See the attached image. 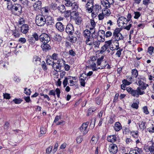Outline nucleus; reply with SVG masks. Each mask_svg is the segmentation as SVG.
I'll return each instance as SVG.
<instances>
[{
	"mask_svg": "<svg viewBox=\"0 0 154 154\" xmlns=\"http://www.w3.org/2000/svg\"><path fill=\"white\" fill-rule=\"evenodd\" d=\"M154 50V48L152 46H150L148 48V52L150 55L153 53V51Z\"/></svg>",
	"mask_w": 154,
	"mask_h": 154,
	"instance_id": "42",
	"label": "nucleus"
},
{
	"mask_svg": "<svg viewBox=\"0 0 154 154\" xmlns=\"http://www.w3.org/2000/svg\"><path fill=\"white\" fill-rule=\"evenodd\" d=\"M77 41V38L75 36H71L69 39V41L72 43H75Z\"/></svg>",
	"mask_w": 154,
	"mask_h": 154,
	"instance_id": "49",
	"label": "nucleus"
},
{
	"mask_svg": "<svg viewBox=\"0 0 154 154\" xmlns=\"http://www.w3.org/2000/svg\"><path fill=\"white\" fill-rule=\"evenodd\" d=\"M27 88H24V93L26 94L27 95H29L31 92L30 89H28L27 91Z\"/></svg>",
	"mask_w": 154,
	"mask_h": 154,
	"instance_id": "51",
	"label": "nucleus"
},
{
	"mask_svg": "<svg viewBox=\"0 0 154 154\" xmlns=\"http://www.w3.org/2000/svg\"><path fill=\"white\" fill-rule=\"evenodd\" d=\"M116 135H113L108 136L107 137V140L111 143L114 142L116 140Z\"/></svg>",
	"mask_w": 154,
	"mask_h": 154,
	"instance_id": "21",
	"label": "nucleus"
},
{
	"mask_svg": "<svg viewBox=\"0 0 154 154\" xmlns=\"http://www.w3.org/2000/svg\"><path fill=\"white\" fill-rule=\"evenodd\" d=\"M14 5H13L11 2L8 3L7 6V8L9 9H11L12 10L13 9Z\"/></svg>",
	"mask_w": 154,
	"mask_h": 154,
	"instance_id": "60",
	"label": "nucleus"
},
{
	"mask_svg": "<svg viewBox=\"0 0 154 154\" xmlns=\"http://www.w3.org/2000/svg\"><path fill=\"white\" fill-rule=\"evenodd\" d=\"M131 74L133 77L136 78L138 75L137 70L136 69H133L131 71Z\"/></svg>",
	"mask_w": 154,
	"mask_h": 154,
	"instance_id": "37",
	"label": "nucleus"
},
{
	"mask_svg": "<svg viewBox=\"0 0 154 154\" xmlns=\"http://www.w3.org/2000/svg\"><path fill=\"white\" fill-rule=\"evenodd\" d=\"M114 130L116 131H118L122 129V126L119 122H117L115 124L114 126Z\"/></svg>",
	"mask_w": 154,
	"mask_h": 154,
	"instance_id": "22",
	"label": "nucleus"
},
{
	"mask_svg": "<svg viewBox=\"0 0 154 154\" xmlns=\"http://www.w3.org/2000/svg\"><path fill=\"white\" fill-rule=\"evenodd\" d=\"M64 16L66 17H69L70 15L71 16V12L70 11H65Z\"/></svg>",
	"mask_w": 154,
	"mask_h": 154,
	"instance_id": "55",
	"label": "nucleus"
},
{
	"mask_svg": "<svg viewBox=\"0 0 154 154\" xmlns=\"http://www.w3.org/2000/svg\"><path fill=\"white\" fill-rule=\"evenodd\" d=\"M66 1V3H65V5L66 6H72V8L73 6L75 5L76 7V8H78V6L76 5L75 3H72V2L69 0Z\"/></svg>",
	"mask_w": 154,
	"mask_h": 154,
	"instance_id": "32",
	"label": "nucleus"
},
{
	"mask_svg": "<svg viewBox=\"0 0 154 154\" xmlns=\"http://www.w3.org/2000/svg\"><path fill=\"white\" fill-rule=\"evenodd\" d=\"M137 81V84H143L146 82L145 78L143 76L138 75Z\"/></svg>",
	"mask_w": 154,
	"mask_h": 154,
	"instance_id": "19",
	"label": "nucleus"
},
{
	"mask_svg": "<svg viewBox=\"0 0 154 154\" xmlns=\"http://www.w3.org/2000/svg\"><path fill=\"white\" fill-rule=\"evenodd\" d=\"M62 61L63 62V63L64 64V68L65 70L66 71H68L70 69L69 66L68 65V64H65V62L64 60H62Z\"/></svg>",
	"mask_w": 154,
	"mask_h": 154,
	"instance_id": "47",
	"label": "nucleus"
},
{
	"mask_svg": "<svg viewBox=\"0 0 154 154\" xmlns=\"http://www.w3.org/2000/svg\"><path fill=\"white\" fill-rule=\"evenodd\" d=\"M54 40L57 42H60L61 40V37L58 34L56 33L54 36Z\"/></svg>",
	"mask_w": 154,
	"mask_h": 154,
	"instance_id": "30",
	"label": "nucleus"
},
{
	"mask_svg": "<svg viewBox=\"0 0 154 154\" xmlns=\"http://www.w3.org/2000/svg\"><path fill=\"white\" fill-rule=\"evenodd\" d=\"M23 100L20 98H15L13 100V101L15 104H20L22 101Z\"/></svg>",
	"mask_w": 154,
	"mask_h": 154,
	"instance_id": "46",
	"label": "nucleus"
},
{
	"mask_svg": "<svg viewBox=\"0 0 154 154\" xmlns=\"http://www.w3.org/2000/svg\"><path fill=\"white\" fill-rule=\"evenodd\" d=\"M28 26L27 24H23L20 27L21 32L23 33H26L28 30Z\"/></svg>",
	"mask_w": 154,
	"mask_h": 154,
	"instance_id": "20",
	"label": "nucleus"
},
{
	"mask_svg": "<svg viewBox=\"0 0 154 154\" xmlns=\"http://www.w3.org/2000/svg\"><path fill=\"white\" fill-rule=\"evenodd\" d=\"M75 19V22L78 25H80L82 21V18L79 17H76Z\"/></svg>",
	"mask_w": 154,
	"mask_h": 154,
	"instance_id": "38",
	"label": "nucleus"
},
{
	"mask_svg": "<svg viewBox=\"0 0 154 154\" xmlns=\"http://www.w3.org/2000/svg\"><path fill=\"white\" fill-rule=\"evenodd\" d=\"M95 31L94 30V32H93L92 34L91 37H90L89 38L85 39L86 44L90 46H92L93 45V43H94V38L95 37L94 36V35H95Z\"/></svg>",
	"mask_w": 154,
	"mask_h": 154,
	"instance_id": "8",
	"label": "nucleus"
},
{
	"mask_svg": "<svg viewBox=\"0 0 154 154\" xmlns=\"http://www.w3.org/2000/svg\"><path fill=\"white\" fill-rule=\"evenodd\" d=\"M89 124V122L83 123L82 124L79 129L81 132V134L84 135L88 132V130L87 129V128Z\"/></svg>",
	"mask_w": 154,
	"mask_h": 154,
	"instance_id": "6",
	"label": "nucleus"
},
{
	"mask_svg": "<svg viewBox=\"0 0 154 154\" xmlns=\"http://www.w3.org/2000/svg\"><path fill=\"white\" fill-rule=\"evenodd\" d=\"M103 40H102L101 39V40H98L97 39V40L94 41V43H93V44L94 46L95 47H97V48H99V46L100 44V42H103L104 41V39H103Z\"/></svg>",
	"mask_w": 154,
	"mask_h": 154,
	"instance_id": "27",
	"label": "nucleus"
},
{
	"mask_svg": "<svg viewBox=\"0 0 154 154\" xmlns=\"http://www.w3.org/2000/svg\"><path fill=\"white\" fill-rule=\"evenodd\" d=\"M108 48V46L106 45H104L101 47V49L100 51V54H102Z\"/></svg>",
	"mask_w": 154,
	"mask_h": 154,
	"instance_id": "34",
	"label": "nucleus"
},
{
	"mask_svg": "<svg viewBox=\"0 0 154 154\" xmlns=\"http://www.w3.org/2000/svg\"><path fill=\"white\" fill-rule=\"evenodd\" d=\"M42 2L40 1L36 2L33 6L34 10L35 11L40 10L42 7Z\"/></svg>",
	"mask_w": 154,
	"mask_h": 154,
	"instance_id": "18",
	"label": "nucleus"
},
{
	"mask_svg": "<svg viewBox=\"0 0 154 154\" xmlns=\"http://www.w3.org/2000/svg\"><path fill=\"white\" fill-rule=\"evenodd\" d=\"M104 57L103 56H101L100 57L98 58L97 60V66L100 65H103V63H101L102 61H103Z\"/></svg>",
	"mask_w": 154,
	"mask_h": 154,
	"instance_id": "39",
	"label": "nucleus"
},
{
	"mask_svg": "<svg viewBox=\"0 0 154 154\" xmlns=\"http://www.w3.org/2000/svg\"><path fill=\"white\" fill-rule=\"evenodd\" d=\"M3 97L4 98L9 99L10 98V94L8 93L3 94Z\"/></svg>",
	"mask_w": 154,
	"mask_h": 154,
	"instance_id": "63",
	"label": "nucleus"
},
{
	"mask_svg": "<svg viewBox=\"0 0 154 154\" xmlns=\"http://www.w3.org/2000/svg\"><path fill=\"white\" fill-rule=\"evenodd\" d=\"M58 9L62 13L65 12L66 9L65 6L63 5H61L58 6Z\"/></svg>",
	"mask_w": 154,
	"mask_h": 154,
	"instance_id": "29",
	"label": "nucleus"
},
{
	"mask_svg": "<svg viewBox=\"0 0 154 154\" xmlns=\"http://www.w3.org/2000/svg\"><path fill=\"white\" fill-rule=\"evenodd\" d=\"M101 8L100 6L98 5H93V11L95 12L96 13H97L99 12V11L100 9Z\"/></svg>",
	"mask_w": 154,
	"mask_h": 154,
	"instance_id": "31",
	"label": "nucleus"
},
{
	"mask_svg": "<svg viewBox=\"0 0 154 154\" xmlns=\"http://www.w3.org/2000/svg\"><path fill=\"white\" fill-rule=\"evenodd\" d=\"M134 14L135 16L134 17V18L136 19H137L140 16V12H134Z\"/></svg>",
	"mask_w": 154,
	"mask_h": 154,
	"instance_id": "53",
	"label": "nucleus"
},
{
	"mask_svg": "<svg viewBox=\"0 0 154 154\" xmlns=\"http://www.w3.org/2000/svg\"><path fill=\"white\" fill-rule=\"evenodd\" d=\"M118 24L121 26V24H122L123 25L124 27L125 25H126L128 21L127 20V18L124 17H120L118 19L117 21Z\"/></svg>",
	"mask_w": 154,
	"mask_h": 154,
	"instance_id": "10",
	"label": "nucleus"
},
{
	"mask_svg": "<svg viewBox=\"0 0 154 154\" xmlns=\"http://www.w3.org/2000/svg\"><path fill=\"white\" fill-rule=\"evenodd\" d=\"M60 64V61L59 60H57V63H54L52 66L55 71H59L60 70L61 67V66Z\"/></svg>",
	"mask_w": 154,
	"mask_h": 154,
	"instance_id": "16",
	"label": "nucleus"
},
{
	"mask_svg": "<svg viewBox=\"0 0 154 154\" xmlns=\"http://www.w3.org/2000/svg\"><path fill=\"white\" fill-rule=\"evenodd\" d=\"M131 22H132L131 21L130 22L128 26H127V25L126 26L125 25L124 29L127 30H129L132 26V24L131 23Z\"/></svg>",
	"mask_w": 154,
	"mask_h": 154,
	"instance_id": "48",
	"label": "nucleus"
},
{
	"mask_svg": "<svg viewBox=\"0 0 154 154\" xmlns=\"http://www.w3.org/2000/svg\"><path fill=\"white\" fill-rule=\"evenodd\" d=\"M83 137L81 136L78 137L76 139L77 142L78 143H80L83 140Z\"/></svg>",
	"mask_w": 154,
	"mask_h": 154,
	"instance_id": "54",
	"label": "nucleus"
},
{
	"mask_svg": "<svg viewBox=\"0 0 154 154\" xmlns=\"http://www.w3.org/2000/svg\"><path fill=\"white\" fill-rule=\"evenodd\" d=\"M119 41H116L114 40L112 42H114L115 43V45L116 46V50H118L119 49Z\"/></svg>",
	"mask_w": 154,
	"mask_h": 154,
	"instance_id": "52",
	"label": "nucleus"
},
{
	"mask_svg": "<svg viewBox=\"0 0 154 154\" xmlns=\"http://www.w3.org/2000/svg\"><path fill=\"white\" fill-rule=\"evenodd\" d=\"M146 122L142 121L140 122L139 123V127L140 129L142 130L146 128Z\"/></svg>",
	"mask_w": 154,
	"mask_h": 154,
	"instance_id": "25",
	"label": "nucleus"
},
{
	"mask_svg": "<svg viewBox=\"0 0 154 154\" xmlns=\"http://www.w3.org/2000/svg\"><path fill=\"white\" fill-rule=\"evenodd\" d=\"M65 32L69 35H72L74 32L73 26L71 23L67 24L65 28Z\"/></svg>",
	"mask_w": 154,
	"mask_h": 154,
	"instance_id": "7",
	"label": "nucleus"
},
{
	"mask_svg": "<svg viewBox=\"0 0 154 154\" xmlns=\"http://www.w3.org/2000/svg\"><path fill=\"white\" fill-rule=\"evenodd\" d=\"M78 12L76 11H73L71 12V17L75 19L76 17H78Z\"/></svg>",
	"mask_w": 154,
	"mask_h": 154,
	"instance_id": "45",
	"label": "nucleus"
},
{
	"mask_svg": "<svg viewBox=\"0 0 154 154\" xmlns=\"http://www.w3.org/2000/svg\"><path fill=\"white\" fill-rule=\"evenodd\" d=\"M39 40L43 43H48L50 40L49 36L47 34L43 33L39 36Z\"/></svg>",
	"mask_w": 154,
	"mask_h": 154,
	"instance_id": "4",
	"label": "nucleus"
},
{
	"mask_svg": "<svg viewBox=\"0 0 154 154\" xmlns=\"http://www.w3.org/2000/svg\"><path fill=\"white\" fill-rule=\"evenodd\" d=\"M122 49H120L117 51L116 54L118 57H120L121 54V52L122 51Z\"/></svg>",
	"mask_w": 154,
	"mask_h": 154,
	"instance_id": "57",
	"label": "nucleus"
},
{
	"mask_svg": "<svg viewBox=\"0 0 154 154\" xmlns=\"http://www.w3.org/2000/svg\"><path fill=\"white\" fill-rule=\"evenodd\" d=\"M122 29L121 28H116L115 29L113 33L112 38L116 41L123 40L124 38L123 36L120 32Z\"/></svg>",
	"mask_w": 154,
	"mask_h": 154,
	"instance_id": "2",
	"label": "nucleus"
},
{
	"mask_svg": "<svg viewBox=\"0 0 154 154\" xmlns=\"http://www.w3.org/2000/svg\"><path fill=\"white\" fill-rule=\"evenodd\" d=\"M52 149V146H50L47 148L46 150V152L48 154H50L51 152Z\"/></svg>",
	"mask_w": 154,
	"mask_h": 154,
	"instance_id": "62",
	"label": "nucleus"
},
{
	"mask_svg": "<svg viewBox=\"0 0 154 154\" xmlns=\"http://www.w3.org/2000/svg\"><path fill=\"white\" fill-rule=\"evenodd\" d=\"M94 2L87 1L85 5V7L87 8L86 10H88L89 13H91L93 11Z\"/></svg>",
	"mask_w": 154,
	"mask_h": 154,
	"instance_id": "14",
	"label": "nucleus"
},
{
	"mask_svg": "<svg viewBox=\"0 0 154 154\" xmlns=\"http://www.w3.org/2000/svg\"><path fill=\"white\" fill-rule=\"evenodd\" d=\"M42 66L44 70L45 71L47 69L46 64L44 61L42 62Z\"/></svg>",
	"mask_w": 154,
	"mask_h": 154,
	"instance_id": "58",
	"label": "nucleus"
},
{
	"mask_svg": "<svg viewBox=\"0 0 154 154\" xmlns=\"http://www.w3.org/2000/svg\"><path fill=\"white\" fill-rule=\"evenodd\" d=\"M91 67L92 68V69L93 71H97V69L96 67V64L94 63H92L91 65Z\"/></svg>",
	"mask_w": 154,
	"mask_h": 154,
	"instance_id": "64",
	"label": "nucleus"
},
{
	"mask_svg": "<svg viewBox=\"0 0 154 154\" xmlns=\"http://www.w3.org/2000/svg\"><path fill=\"white\" fill-rule=\"evenodd\" d=\"M58 7L57 5L55 3H52L50 5L51 8L54 10L58 9Z\"/></svg>",
	"mask_w": 154,
	"mask_h": 154,
	"instance_id": "44",
	"label": "nucleus"
},
{
	"mask_svg": "<svg viewBox=\"0 0 154 154\" xmlns=\"http://www.w3.org/2000/svg\"><path fill=\"white\" fill-rule=\"evenodd\" d=\"M41 47L43 50L46 52L51 48L50 46L47 43H43L41 45Z\"/></svg>",
	"mask_w": 154,
	"mask_h": 154,
	"instance_id": "23",
	"label": "nucleus"
},
{
	"mask_svg": "<svg viewBox=\"0 0 154 154\" xmlns=\"http://www.w3.org/2000/svg\"><path fill=\"white\" fill-rule=\"evenodd\" d=\"M56 27L57 30L60 32H63L65 30L64 26L60 22H58L56 23Z\"/></svg>",
	"mask_w": 154,
	"mask_h": 154,
	"instance_id": "15",
	"label": "nucleus"
},
{
	"mask_svg": "<svg viewBox=\"0 0 154 154\" xmlns=\"http://www.w3.org/2000/svg\"><path fill=\"white\" fill-rule=\"evenodd\" d=\"M91 25L92 27V28H91L90 29L93 30L95 27V26H96V23L94 20H91Z\"/></svg>",
	"mask_w": 154,
	"mask_h": 154,
	"instance_id": "50",
	"label": "nucleus"
},
{
	"mask_svg": "<svg viewBox=\"0 0 154 154\" xmlns=\"http://www.w3.org/2000/svg\"><path fill=\"white\" fill-rule=\"evenodd\" d=\"M50 58L51 60H57L58 58V54L56 53H54L51 57L50 55L47 56V58Z\"/></svg>",
	"mask_w": 154,
	"mask_h": 154,
	"instance_id": "35",
	"label": "nucleus"
},
{
	"mask_svg": "<svg viewBox=\"0 0 154 154\" xmlns=\"http://www.w3.org/2000/svg\"><path fill=\"white\" fill-rule=\"evenodd\" d=\"M46 24L47 26L53 25L54 23V20L52 17L50 15L45 16Z\"/></svg>",
	"mask_w": 154,
	"mask_h": 154,
	"instance_id": "12",
	"label": "nucleus"
},
{
	"mask_svg": "<svg viewBox=\"0 0 154 154\" xmlns=\"http://www.w3.org/2000/svg\"><path fill=\"white\" fill-rule=\"evenodd\" d=\"M102 4L103 6L107 9L110 7L111 4L109 3V2L107 1V0H105L102 2Z\"/></svg>",
	"mask_w": 154,
	"mask_h": 154,
	"instance_id": "28",
	"label": "nucleus"
},
{
	"mask_svg": "<svg viewBox=\"0 0 154 154\" xmlns=\"http://www.w3.org/2000/svg\"><path fill=\"white\" fill-rule=\"evenodd\" d=\"M91 32L88 29H86L84 31L83 35L85 39L91 37Z\"/></svg>",
	"mask_w": 154,
	"mask_h": 154,
	"instance_id": "24",
	"label": "nucleus"
},
{
	"mask_svg": "<svg viewBox=\"0 0 154 154\" xmlns=\"http://www.w3.org/2000/svg\"><path fill=\"white\" fill-rule=\"evenodd\" d=\"M122 82L125 85H129L131 83V82H130L126 79H124L122 81Z\"/></svg>",
	"mask_w": 154,
	"mask_h": 154,
	"instance_id": "61",
	"label": "nucleus"
},
{
	"mask_svg": "<svg viewBox=\"0 0 154 154\" xmlns=\"http://www.w3.org/2000/svg\"><path fill=\"white\" fill-rule=\"evenodd\" d=\"M84 75H85V74H82L80 76V84L81 85L85 87V81L86 79V77H85L84 79L82 78V77L84 78Z\"/></svg>",
	"mask_w": 154,
	"mask_h": 154,
	"instance_id": "26",
	"label": "nucleus"
},
{
	"mask_svg": "<svg viewBox=\"0 0 154 154\" xmlns=\"http://www.w3.org/2000/svg\"><path fill=\"white\" fill-rule=\"evenodd\" d=\"M13 35L15 36V37H18L20 36V32L17 29H15L13 32Z\"/></svg>",
	"mask_w": 154,
	"mask_h": 154,
	"instance_id": "43",
	"label": "nucleus"
},
{
	"mask_svg": "<svg viewBox=\"0 0 154 154\" xmlns=\"http://www.w3.org/2000/svg\"><path fill=\"white\" fill-rule=\"evenodd\" d=\"M55 92L56 93L57 97L58 98H59L60 97V90L58 88H57L55 91L53 90H51L49 91L48 94L49 95H53L55 97L56 95Z\"/></svg>",
	"mask_w": 154,
	"mask_h": 154,
	"instance_id": "13",
	"label": "nucleus"
},
{
	"mask_svg": "<svg viewBox=\"0 0 154 154\" xmlns=\"http://www.w3.org/2000/svg\"><path fill=\"white\" fill-rule=\"evenodd\" d=\"M109 149L110 154H115L118 151V148L116 145L113 143L109 145Z\"/></svg>",
	"mask_w": 154,
	"mask_h": 154,
	"instance_id": "9",
	"label": "nucleus"
},
{
	"mask_svg": "<svg viewBox=\"0 0 154 154\" xmlns=\"http://www.w3.org/2000/svg\"><path fill=\"white\" fill-rule=\"evenodd\" d=\"M112 35V33L109 31H107L106 32L105 36L106 37H109L111 36Z\"/></svg>",
	"mask_w": 154,
	"mask_h": 154,
	"instance_id": "56",
	"label": "nucleus"
},
{
	"mask_svg": "<svg viewBox=\"0 0 154 154\" xmlns=\"http://www.w3.org/2000/svg\"><path fill=\"white\" fill-rule=\"evenodd\" d=\"M19 42L22 44L26 42V39L24 38H20L18 40Z\"/></svg>",
	"mask_w": 154,
	"mask_h": 154,
	"instance_id": "59",
	"label": "nucleus"
},
{
	"mask_svg": "<svg viewBox=\"0 0 154 154\" xmlns=\"http://www.w3.org/2000/svg\"><path fill=\"white\" fill-rule=\"evenodd\" d=\"M46 62L47 64L49 65H52L54 62L52 60H51V58H47Z\"/></svg>",
	"mask_w": 154,
	"mask_h": 154,
	"instance_id": "41",
	"label": "nucleus"
},
{
	"mask_svg": "<svg viewBox=\"0 0 154 154\" xmlns=\"http://www.w3.org/2000/svg\"><path fill=\"white\" fill-rule=\"evenodd\" d=\"M28 41L29 43L32 45H34L35 42V40L32 36L28 37Z\"/></svg>",
	"mask_w": 154,
	"mask_h": 154,
	"instance_id": "33",
	"label": "nucleus"
},
{
	"mask_svg": "<svg viewBox=\"0 0 154 154\" xmlns=\"http://www.w3.org/2000/svg\"><path fill=\"white\" fill-rule=\"evenodd\" d=\"M22 8L21 5L17 3L14 5L13 9L12 11L16 15H20L22 12Z\"/></svg>",
	"mask_w": 154,
	"mask_h": 154,
	"instance_id": "5",
	"label": "nucleus"
},
{
	"mask_svg": "<svg viewBox=\"0 0 154 154\" xmlns=\"http://www.w3.org/2000/svg\"><path fill=\"white\" fill-rule=\"evenodd\" d=\"M102 13L104 16H108L110 15L111 12L109 10L106 9V10L103 11Z\"/></svg>",
	"mask_w": 154,
	"mask_h": 154,
	"instance_id": "36",
	"label": "nucleus"
},
{
	"mask_svg": "<svg viewBox=\"0 0 154 154\" xmlns=\"http://www.w3.org/2000/svg\"><path fill=\"white\" fill-rule=\"evenodd\" d=\"M45 17L43 15H39L36 16L35 23L38 26H43L46 24Z\"/></svg>",
	"mask_w": 154,
	"mask_h": 154,
	"instance_id": "3",
	"label": "nucleus"
},
{
	"mask_svg": "<svg viewBox=\"0 0 154 154\" xmlns=\"http://www.w3.org/2000/svg\"><path fill=\"white\" fill-rule=\"evenodd\" d=\"M150 146H145L144 147V149L146 152H150L151 154H154V144L152 142H150Z\"/></svg>",
	"mask_w": 154,
	"mask_h": 154,
	"instance_id": "11",
	"label": "nucleus"
},
{
	"mask_svg": "<svg viewBox=\"0 0 154 154\" xmlns=\"http://www.w3.org/2000/svg\"><path fill=\"white\" fill-rule=\"evenodd\" d=\"M137 85L139 86L136 90L133 89L129 87H127L126 88L127 91L129 94L136 97H138L140 95L144 94L145 92L143 90L146 89V87L148 86V85L146 84V83Z\"/></svg>",
	"mask_w": 154,
	"mask_h": 154,
	"instance_id": "1",
	"label": "nucleus"
},
{
	"mask_svg": "<svg viewBox=\"0 0 154 154\" xmlns=\"http://www.w3.org/2000/svg\"><path fill=\"white\" fill-rule=\"evenodd\" d=\"M32 36L34 38L35 41H38L39 39V36L35 32L32 33Z\"/></svg>",
	"mask_w": 154,
	"mask_h": 154,
	"instance_id": "40",
	"label": "nucleus"
},
{
	"mask_svg": "<svg viewBox=\"0 0 154 154\" xmlns=\"http://www.w3.org/2000/svg\"><path fill=\"white\" fill-rule=\"evenodd\" d=\"M142 152V149L137 147L135 149L131 150L129 152V154H140Z\"/></svg>",
	"mask_w": 154,
	"mask_h": 154,
	"instance_id": "17",
	"label": "nucleus"
}]
</instances>
